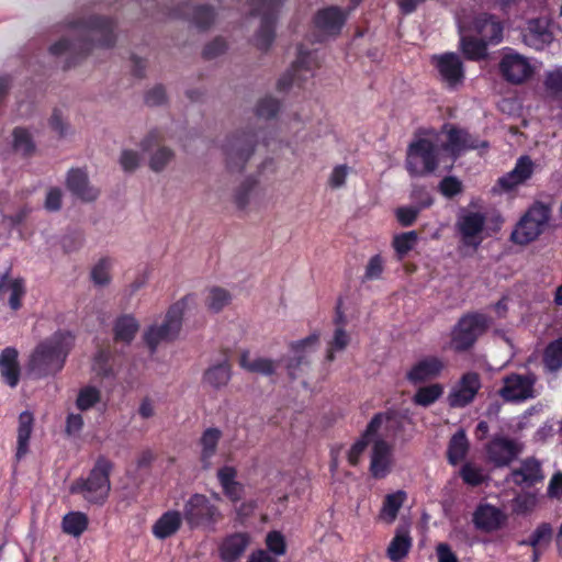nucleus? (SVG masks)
<instances>
[{
    "instance_id": "obj_63",
    "label": "nucleus",
    "mask_w": 562,
    "mask_h": 562,
    "mask_svg": "<svg viewBox=\"0 0 562 562\" xmlns=\"http://www.w3.org/2000/svg\"><path fill=\"white\" fill-rule=\"evenodd\" d=\"M63 204V192L59 188L54 187L47 191L44 207L48 212H57L61 209Z\"/></svg>"
},
{
    "instance_id": "obj_41",
    "label": "nucleus",
    "mask_w": 562,
    "mask_h": 562,
    "mask_svg": "<svg viewBox=\"0 0 562 562\" xmlns=\"http://www.w3.org/2000/svg\"><path fill=\"white\" fill-rule=\"evenodd\" d=\"M412 548V538L408 531L397 530L391 540L386 555L393 562H398L404 559Z\"/></svg>"
},
{
    "instance_id": "obj_43",
    "label": "nucleus",
    "mask_w": 562,
    "mask_h": 562,
    "mask_svg": "<svg viewBox=\"0 0 562 562\" xmlns=\"http://www.w3.org/2000/svg\"><path fill=\"white\" fill-rule=\"evenodd\" d=\"M542 362L549 372H557L562 368V337L547 345L543 350Z\"/></svg>"
},
{
    "instance_id": "obj_56",
    "label": "nucleus",
    "mask_w": 562,
    "mask_h": 562,
    "mask_svg": "<svg viewBox=\"0 0 562 562\" xmlns=\"http://www.w3.org/2000/svg\"><path fill=\"white\" fill-rule=\"evenodd\" d=\"M280 101L273 97H265L258 101L256 115L263 119H272L280 111Z\"/></svg>"
},
{
    "instance_id": "obj_35",
    "label": "nucleus",
    "mask_w": 562,
    "mask_h": 562,
    "mask_svg": "<svg viewBox=\"0 0 562 562\" xmlns=\"http://www.w3.org/2000/svg\"><path fill=\"white\" fill-rule=\"evenodd\" d=\"M221 438L222 431L216 427L206 428L202 432L199 443L201 446L200 461L204 470L210 469L211 460L216 454Z\"/></svg>"
},
{
    "instance_id": "obj_58",
    "label": "nucleus",
    "mask_w": 562,
    "mask_h": 562,
    "mask_svg": "<svg viewBox=\"0 0 562 562\" xmlns=\"http://www.w3.org/2000/svg\"><path fill=\"white\" fill-rule=\"evenodd\" d=\"M460 476L464 483L471 486H479L484 482L482 470L471 463H467L461 468Z\"/></svg>"
},
{
    "instance_id": "obj_12",
    "label": "nucleus",
    "mask_w": 562,
    "mask_h": 562,
    "mask_svg": "<svg viewBox=\"0 0 562 562\" xmlns=\"http://www.w3.org/2000/svg\"><path fill=\"white\" fill-rule=\"evenodd\" d=\"M463 24L465 30L474 33L490 46H496L503 42L505 22L496 14L480 12Z\"/></svg>"
},
{
    "instance_id": "obj_42",
    "label": "nucleus",
    "mask_w": 562,
    "mask_h": 562,
    "mask_svg": "<svg viewBox=\"0 0 562 562\" xmlns=\"http://www.w3.org/2000/svg\"><path fill=\"white\" fill-rule=\"evenodd\" d=\"M89 525L88 516L82 512H69L63 517V531L72 537H80Z\"/></svg>"
},
{
    "instance_id": "obj_8",
    "label": "nucleus",
    "mask_w": 562,
    "mask_h": 562,
    "mask_svg": "<svg viewBox=\"0 0 562 562\" xmlns=\"http://www.w3.org/2000/svg\"><path fill=\"white\" fill-rule=\"evenodd\" d=\"M189 299L190 295H187L170 305L164 322L160 325H151L144 333L143 339L151 353L156 351L157 347L161 342H171L178 337L182 327L183 313Z\"/></svg>"
},
{
    "instance_id": "obj_17",
    "label": "nucleus",
    "mask_w": 562,
    "mask_h": 562,
    "mask_svg": "<svg viewBox=\"0 0 562 562\" xmlns=\"http://www.w3.org/2000/svg\"><path fill=\"white\" fill-rule=\"evenodd\" d=\"M482 387L481 376L475 371L461 375L448 394V404L452 408H463L470 405Z\"/></svg>"
},
{
    "instance_id": "obj_7",
    "label": "nucleus",
    "mask_w": 562,
    "mask_h": 562,
    "mask_svg": "<svg viewBox=\"0 0 562 562\" xmlns=\"http://www.w3.org/2000/svg\"><path fill=\"white\" fill-rule=\"evenodd\" d=\"M182 516L191 530L215 531L216 526L223 520L218 506L200 493L192 494L184 503Z\"/></svg>"
},
{
    "instance_id": "obj_28",
    "label": "nucleus",
    "mask_w": 562,
    "mask_h": 562,
    "mask_svg": "<svg viewBox=\"0 0 562 562\" xmlns=\"http://www.w3.org/2000/svg\"><path fill=\"white\" fill-rule=\"evenodd\" d=\"M250 543V536L245 531H237L225 536L220 546V558L224 562H237L246 552Z\"/></svg>"
},
{
    "instance_id": "obj_38",
    "label": "nucleus",
    "mask_w": 562,
    "mask_h": 562,
    "mask_svg": "<svg viewBox=\"0 0 562 562\" xmlns=\"http://www.w3.org/2000/svg\"><path fill=\"white\" fill-rule=\"evenodd\" d=\"M278 363V361L268 358L250 360L249 350H243L239 356V366L251 373L272 375L276 372Z\"/></svg>"
},
{
    "instance_id": "obj_44",
    "label": "nucleus",
    "mask_w": 562,
    "mask_h": 562,
    "mask_svg": "<svg viewBox=\"0 0 562 562\" xmlns=\"http://www.w3.org/2000/svg\"><path fill=\"white\" fill-rule=\"evenodd\" d=\"M405 499L406 493L404 491L387 494L383 499L380 516L389 522L395 520Z\"/></svg>"
},
{
    "instance_id": "obj_13",
    "label": "nucleus",
    "mask_w": 562,
    "mask_h": 562,
    "mask_svg": "<svg viewBox=\"0 0 562 562\" xmlns=\"http://www.w3.org/2000/svg\"><path fill=\"white\" fill-rule=\"evenodd\" d=\"M524 450L517 439L504 435H495L485 446L486 458L495 468L510 465Z\"/></svg>"
},
{
    "instance_id": "obj_4",
    "label": "nucleus",
    "mask_w": 562,
    "mask_h": 562,
    "mask_svg": "<svg viewBox=\"0 0 562 562\" xmlns=\"http://www.w3.org/2000/svg\"><path fill=\"white\" fill-rule=\"evenodd\" d=\"M402 430L403 422L395 411L390 409L374 414L364 431L350 447L347 456L348 463L357 467L369 443L373 442L379 435H382V437H395Z\"/></svg>"
},
{
    "instance_id": "obj_59",
    "label": "nucleus",
    "mask_w": 562,
    "mask_h": 562,
    "mask_svg": "<svg viewBox=\"0 0 562 562\" xmlns=\"http://www.w3.org/2000/svg\"><path fill=\"white\" fill-rule=\"evenodd\" d=\"M266 544L269 551L276 555H282L286 551L285 539L279 531H270L266 538Z\"/></svg>"
},
{
    "instance_id": "obj_60",
    "label": "nucleus",
    "mask_w": 562,
    "mask_h": 562,
    "mask_svg": "<svg viewBox=\"0 0 562 562\" xmlns=\"http://www.w3.org/2000/svg\"><path fill=\"white\" fill-rule=\"evenodd\" d=\"M440 192L447 198H453L462 191V182L452 176L445 177L439 183Z\"/></svg>"
},
{
    "instance_id": "obj_39",
    "label": "nucleus",
    "mask_w": 562,
    "mask_h": 562,
    "mask_svg": "<svg viewBox=\"0 0 562 562\" xmlns=\"http://www.w3.org/2000/svg\"><path fill=\"white\" fill-rule=\"evenodd\" d=\"M469 451V440L464 430H458L449 440L447 448V460L451 465L463 461Z\"/></svg>"
},
{
    "instance_id": "obj_11",
    "label": "nucleus",
    "mask_w": 562,
    "mask_h": 562,
    "mask_svg": "<svg viewBox=\"0 0 562 562\" xmlns=\"http://www.w3.org/2000/svg\"><path fill=\"white\" fill-rule=\"evenodd\" d=\"M258 135L254 131L236 132L226 137L222 145L229 172H241L255 153Z\"/></svg>"
},
{
    "instance_id": "obj_9",
    "label": "nucleus",
    "mask_w": 562,
    "mask_h": 562,
    "mask_svg": "<svg viewBox=\"0 0 562 562\" xmlns=\"http://www.w3.org/2000/svg\"><path fill=\"white\" fill-rule=\"evenodd\" d=\"M251 16H261L260 27L255 35V45L268 52L276 37V24L283 0H247Z\"/></svg>"
},
{
    "instance_id": "obj_21",
    "label": "nucleus",
    "mask_w": 562,
    "mask_h": 562,
    "mask_svg": "<svg viewBox=\"0 0 562 562\" xmlns=\"http://www.w3.org/2000/svg\"><path fill=\"white\" fill-rule=\"evenodd\" d=\"M536 376L532 373L521 375L512 373L504 378L499 395L506 402H520L533 397Z\"/></svg>"
},
{
    "instance_id": "obj_2",
    "label": "nucleus",
    "mask_w": 562,
    "mask_h": 562,
    "mask_svg": "<svg viewBox=\"0 0 562 562\" xmlns=\"http://www.w3.org/2000/svg\"><path fill=\"white\" fill-rule=\"evenodd\" d=\"M74 345L75 337L68 330H57L41 341L30 356L31 374L36 379H43L61 371Z\"/></svg>"
},
{
    "instance_id": "obj_5",
    "label": "nucleus",
    "mask_w": 562,
    "mask_h": 562,
    "mask_svg": "<svg viewBox=\"0 0 562 562\" xmlns=\"http://www.w3.org/2000/svg\"><path fill=\"white\" fill-rule=\"evenodd\" d=\"M552 216V203L535 201L521 215L510 234V240L520 246L539 238L547 229Z\"/></svg>"
},
{
    "instance_id": "obj_19",
    "label": "nucleus",
    "mask_w": 562,
    "mask_h": 562,
    "mask_svg": "<svg viewBox=\"0 0 562 562\" xmlns=\"http://www.w3.org/2000/svg\"><path fill=\"white\" fill-rule=\"evenodd\" d=\"M389 437H382L379 435L373 440L371 453H370V475L375 480L385 479L393 465V446L387 442Z\"/></svg>"
},
{
    "instance_id": "obj_23",
    "label": "nucleus",
    "mask_w": 562,
    "mask_h": 562,
    "mask_svg": "<svg viewBox=\"0 0 562 562\" xmlns=\"http://www.w3.org/2000/svg\"><path fill=\"white\" fill-rule=\"evenodd\" d=\"M446 368L445 361L437 356H426L415 362L406 372V380L414 384H422L438 378Z\"/></svg>"
},
{
    "instance_id": "obj_51",
    "label": "nucleus",
    "mask_w": 562,
    "mask_h": 562,
    "mask_svg": "<svg viewBox=\"0 0 562 562\" xmlns=\"http://www.w3.org/2000/svg\"><path fill=\"white\" fill-rule=\"evenodd\" d=\"M231 300L232 296L227 290L214 286L210 289L205 304L211 312L218 313L231 303Z\"/></svg>"
},
{
    "instance_id": "obj_29",
    "label": "nucleus",
    "mask_w": 562,
    "mask_h": 562,
    "mask_svg": "<svg viewBox=\"0 0 562 562\" xmlns=\"http://www.w3.org/2000/svg\"><path fill=\"white\" fill-rule=\"evenodd\" d=\"M476 140L463 128L450 126L447 131V142L441 148L457 159L463 151L476 148Z\"/></svg>"
},
{
    "instance_id": "obj_50",
    "label": "nucleus",
    "mask_w": 562,
    "mask_h": 562,
    "mask_svg": "<svg viewBox=\"0 0 562 562\" xmlns=\"http://www.w3.org/2000/svg\"><path fill=\"white\" fill-rule=\"evenodd\" d=\"M526 40L533 41L538 44H548L552 40V34L548 30L546 23L540 19L529 21L527 27Z\"/></svg>"
},
{
    "instance_id": "obj_31",
    "label": "nucleus",
    "mask_w": 562,
    "mask_h": 562,
    "mask_svg": "<svg viewBox=\"0 0 562 562\" xmlns=\"http://www.w3.org/2000/svg\"><path fill=\"white\" fill-rule=\"evenodd\" d=\"M232 379V363L227 353L217 363L210 366L203 373L202 381L214 390L225 387Z\"/></svg>"
},
{
    "instance_id": "obj_26",
    "label": "nucleus",
    "mask_w": 562,
    "mask_h": 562,
    "mask_svg": "<svg viewBox=\"0 0 562 562\" xmlns=\"http://www.w3.org/2000/svg\"><path fill=\"white\" fill-rule=\"evenodd\" d=\"M66 187L72 195L85 202H93L100 195V190L90 186L87 172L80 168L68 171Z\"/></svg>"
},
{
    "instance_id": "obj_22",
    "label": "nucleus",
    "mask_w": 562,
    "mask_h": 562,
    "mask_svg": "<svg viewBox=\"0 0 562 562\" xmlns=\"http://www.w3.org/2000/svg\"><path fill=\"white\" fill-rule=\"evenodd\" d=\"M544 480L541 462L535 457L520 461L519 467L513 469L505 477L507 483L519 487H532Z\"/></svg>"
},
{
    "instance_id": "obj_40",
    "label": "nucleus",
    "mask_w": 562,
    "mask_h": 562,
    "mask_svg": "<svg viewBox=\"0 0 562 562\" xmlns=\"http://www.w3.org/2000/svg\"><path fill=\"white\" fill-rule=\"evenodd\" d=\"M138 328L139 324L134 316L122 315L116 318L113 326L114 340L131 344Z\"/></svg>"
},
{
    "instance_id": "obj_3",
    "label": "nucleus",
    "mask_w": 562,
    "mask_h": 562,
    "mask_svg": "<svg viewBox=\"0 0 562 562\" xmlns=\"http://www.w3.org/2000/svg\"><path fill=\"white\" fill-rule=\"evenodd\" d=\"M114 463L104 456H99L86 477H79L70 485V493L81 495L90 505L102 506L111 491V472Z\"/></svg>"
},
{
    "instance_id": "obj_61",
    "label": "nucleus",
    "mask_w": 562,
    "mask_h": 562,
    "mask_svg": "<svg viewBox=\"0 0 562 562\" xmlns=\"http://www.w3.org/2000/svg\"><path fill=\"white\" fill-rule=\"evenodd\" d=\"M384 270V261L381 255H374L370 258L364 272L366 280L379 279Z\"/></svg>"
},
{
    "instance_id": "obj_49",
    "label": "nucleus",
    "mask_w": 562,
    "mask_h": 562,
    "mask_svg": "<svg viewBox=\"0 0 562 562\" xmlns=\"http://www.w3.org/2000/svg\"><path fill=\"white\" fill-rule=\"evenodd\" d=\"M13 148L29 157L35 151V144L30 132L24 127H15L12 132Z\"/></svg>"
},
{
    "instance_id": "obj_6",
    "label": "nucleus",
    "mask_w": 562,
    "mask_h": 562,
    "mask_svg": "<svg viewBox=\"0 0 562 562\" xmlns=\"http://www.w3.org/2000/svg\"><path fill=\"white\" fill-rule=\"evenodd\" d=\"M491 324V317L484 313L469 312L463 314L451 329V348L458 353L471 350L480 337L488 330Z\"/></svg>"
},
{
    "instance_id": "obj_64",
    "label": "nucleus",
    "mask_w": 562,
    "mask_h": 562,
    "mask_svg": "<svg viewBox=\"0 0 562 562\" xmlns=\"http://www.w3.org/2000/svg\"><path fill=\"white\" fill-rule=\"evenodd\" d=\"M544 86L553 94L562 93V68L549 71L546 76Z\"/></svg>"
},
{
    "instance_id": "obj_18",
    "label": "nucleus",
    "mask_w": 562,
    "mask_h": 562,
    "mask_svg": "<svg viewBox=\"0 0 562 562\" xmlns=\"http://www.w3.org/2000/svg\"><path fill=\"white\" fill-rule=\"evenodd\" d=\"M499 72L507 82L520 85L531 77L533 69L525 56L508 49L499 61Z\"/></svg>"
},
{
    "instance_id": "obj_30",
    "label": "nucleus",
    "mask_w": 562,
    "mask_h": 562,
    "mask_svg": "<svg viewBox=\"0 0 562 562\" xmlns=\"http://www.w3.org/2000/svg\"><path fill=\"white\" fill-rule=\"evenodd\" d=\"M10 276L11 268L0 276V300L7 291H10L9 306L12 311H18L22 307V299L26 293L25 282L22 278L11 279Z\"/></svg>"
},
{
    "instance_id": "obj_36",
    "label": "nucleus",
    "mask_w": 562,
    "mask_h": 562,
    "mask_svg": "<svg viewBox=\"0 0 562 562\" xmlns=\"http://www.w3.org/2000/svg\"><path fill=\"white\" fill-rule=\"evenodd\" d=\"M182 514L178 510H168L164 513L153 526V535L160 540H165L175 535L181 527Z\"/></svg>"
},
{
    "instance_id": "obj_32",
    "label": "nucleus",
    "mask_w": 562,
    "mask_h": 562,
    "mask_svg": "<svg viewBox=\"0 0 562 562\" xmlns=\"http://www.w3.org/2000/svg\"><path fill=\"white\" fill-rule=\"evenodd\" d=\"M319 340V334L313 333L307 337L292 341L290 349L294 353L286 363V369L291 379H295V371L303 364L307 363L306 350L316 346Z\"/></svg>"
},
{
    "instance_id": "obj_16",
    "label": "nucleus",
    "mask_w": 562,
    "mask_h": 562,
    "mask_svg": "<svg viewBox=\"0 0 562 562\" xmlns=\"http://www.w3.org/2000/svg\"><path fill=\"white\" fill-rule=\"evenodd\" d=\"M535 172V162L528 155L520 156L509 172L499 177L492 188L495 194L509 193L529 180Z\"/></svg>"
},
{
    "instance_id": "obj_14",
    "label": "nucleus",
    "mask_w": 562,
    "mask_h": 562,
    "mask_svg": "<svg viewBox=\"0 0 562 562\" xmlns=\"http://www.w3.org/2000/svg\"><path fill=\"white\" fill-rule=\"evenodd\" d=\"M431 64L437 69L440 79L447 88L453 90L462 86L465 79V69L463 61L457 53H443L434 55Z\"/></svg>"
},
{
    "instance_id": "obj_53",
    "label": "nucleus",
    "mask_w": 562,
    "mask_h": 562,
    "mask_svg": "<svg viewBox=\"0 0 562 562\" xmlns=\"http://www.w3.org/2000/svg\"><path fill=\"white\" fill-rule=\"evenodd\" d=\"M101 400V392L95 386H85L80 389L76 406L79 411L85 412L92 408Z\"/></svg>"
},
{
    "instance_id": "obj_46",
    "label": "nucleus",
    "mask_w": 562,
    "mask_h": 562,
    "mask_svg": "<svg viewBox=\"0 0 562 562\" xmlns=\"http://www.w3.org/2000/svg\"><path fill=\"white\" fill-rule=\"evenodd\" d=\"M443 394V386L440 383H434L420 386L413 396L414 404L428 407L436 403Z\"/></svg>"
},
{
    "instance_id": "obj_52",
    "label": "nucleus",
    "mask_w": 562,
    "mask_h": 562,
    "mask_svg": "<svg viewBox=\"0 0 562 562\" xmlns=\"http://www.w3.org/2000/svg\"><path fill=\"white\" fill-rule=\"evenodd\" d=\"M112 260L109 257L101 258L91 269V280L95 285L104 286L111 281L110 270Z\"/></svg>"
},
{
    "instance_id": "obj_27",
    "label": "nucleus",
    "mask_w": 562,
    "mask_h": 562,
    "mask_svg": "<svg viewBox=\"0 0 562 562\" xmlns=\"http://www.w3.org/2000/svg\"><path fill=\"white\" fill-rule=\"evenodd\" d=\"M459 50L465 59L471 61L484 60L488 56V44L474 33L465 30V25H459Z\"/></svg>"
},
{
    "instance_id": "obj_47",
    "label": "nucleus",
    "mask_w": 562,
    "mask_h": 562,
    "mask_svg": "<svg viewBox=\"0 0 562 562\" xmlns=\"http://www.w3.org/2000/svg\"><path fill=\"white\" fill-rule=\"evenodd\" d=\"M432 202H434L432 198L427 195L426 199L422 201L419 206L397 207L396 212H395L397 222L403 227L412 226L416 222L420 211L423 209L429 207L432 204Z\"/></svg>"
},
{
    "instance_id": "obj_45",
    "label": "nucleus",
    "mask_w": 562,
    "mask_h": 562,
    "mask_svg": "<svg viewBox=\"0 0 562 562\" xmlns=\"http://www.w3.org/2000/svg\"><path fill=\"white\" fill-rule=\"evenodd\" d=\"M417 241L418 234L415 231L395 235L392 240V247L394 248L396 259L402 261L414 249Z\"/></svg>"
},
{
    "instance_id": "obj_33",
    "label": "nucleus",
    "mask_w": 562,
    "mask_h": 562,
    "mask_svg": "<svg viewBox=\"0 0 562 562\" xmlns=\"http://www.w3.org/2000/svg\"><path fill=\"white\" fill-rule=\"evenodd\" d=\"M19 352L14 347H5L0 352V373L5 384L15 387L20 382L21 369Z\"/></svg>"
},
{
    "instance_id": "obj_1",
    "label": "nucleus",
    "mask_w": 562,
    "mask_h": 562,
    "mask_svg": "<svg viewBox=\"0 0 562 562\" xmlns=\"http://www.w3.org/2000/svg\"><path fill=\"white\" fill-rule=\"evenodd\" d=\"M69 26L75 37H63L49 46L52 55L67 56L64 69L78 65L94 47L110 48L116 42V24L111 18L90 15L70 22Z\"/></svg>"
},
{
    "instance_id": "obj_55",
    "label": "nucleus",
    "mask_w": 562,
    "mask_h": 562,
    "mask_svg": "<svg viewBox=\"0 0 562 562\" xmlns=\"http://www.w3.org/2000/svg\"><path fill=\"white\" fill-rule=\"evenodd\" d=\"M552 537V528L550 524L542 522L531 533L528 540L522 541L521 544H527L532 548H538L542 544H548Z\"/></svg>"
},
{
    "instance_id": "obj_24",
    "label": "nucleus",
    "mask_w": 562,
    "mask_h": 562,
    "mask_svg": "<svg viewBox=\"0 0 562 562\" xmlns=\"http://www.w3.org/2000/svg\"><path fill=\"white\" fill-rule=\"evenodd\" d=\"M173 16L189 20L201 31L209 30L215 21L216 12L209 4L191 5L189 2L178 5Z\"/></svg>"
},
{
    "instance_id": "obj_48",
    "label": "nucleus",
    "mask_w": 562,
    "mask_h": 562,
    "mask_svg": "<svg viewBox=\"0 0 562 562\" xmlns=\"http://www.w3.org/2000/svg\"><path fill=\"white\" fill-rule=\"evenodd\" d=\"M258 180L256 177H247L235 190L234 192V203L236 207L240 211L246 210L249 204L250 194L254 189L257 187Z\"/></svg>"
},
{
    "instance_id": "obj_10",
    "label": "nucleus",
    "mask_w": 562,
    "mask_h": 562,
    "mask_svg": "<svg viewBox=\"0 0 562 562\" xmlns=\"http://www.w3.org/2000/svg\"><path fill=\"white\" fill-rule=\"evenodd\" d=\"M439 165V147L428 138L414 139L407 147L405 167L412 177H424L436 171Z\"/></svg>"
},
{
    "instance_id": "obj_57",
    "label": "nucleus",
    "mask_w": 562,
    "mask_h": 562,
    "mask_svg": "<svg viewBox=\"0 0 562 562\" xmlns=\"http://www.w3.org/2000/svg\"><path fill=\"white\" fill-rule=\"evenodd\" d=\"M172 158L173 151L170 148L160 147L150 157L149 167L153 171L159 172L165 169Z\"/></svg>"
},
{
    "instance_id": "obj_37",
    "label": "nucleus",
    "mask_w": 562,
    "mask_h": 562,
    "mask_svg": "<svg viewBox=\"0 0 562 562\" xmlns=\"http://www.w3.org/2000/svg\"><path fill=\"white\" fill-rule=\"evenodd\" d=\"M34 416L31 412L24 411L19 415L16 453L18 460L22 459L29 451V442L33 431Z\"/></svg>"
},
{
    "instance_id": "obj_62",
    "label": "nucleus",
    "mask_w": 562,
    "mask_h": 562,
    "mask_svg": "<svg viewBox=\"0 0 562 562\" xmlns=\"http://www.w3.org/2000/svg\"><path fill=\"white\" fill-rule=\"evenodd\" d=\"M226 49V42L222 37H216L204 46L202 55L205 59H213L224 54Z\"/></svg>"
},
{
    "instance_id": "obj_15",
    "label": "nucleus",
    "mask_w": 562,
    "mask_h": 562,
    "mask_svg": "<svg viewBox=\"0 0 562 562\" xmlns=\"http://www.w3.org/2000/svg\"><path fill=\"white\" fill-rule=\"evenodd\" d=\"M486 216L481 212L462 210L456 222V229L464 246L477 248L482 241L481 234L485 228Z\"/></svg>"
},
{
    "instance_id": "obj_20",
    "label": "nucleus",
    "mask_w": 562,
    "mask_h": 562,
    "mask_svg": "<svg viewBox=\"0 0 562 562\" xmlns=\"http://www.w3.org/2000/svg\"><path fill=\"white\" fill-rule=\"evenodd\" d=\"M350 10L337 5L319 9L313 18L314 26L324 35L337 36L347 22Z\"/></svg>"
},
{
    "instance_id": "obj_54",
    "label": "nucleus",
    "mask_w": 562,
    "mask_h": 562,
    "mask_svg": "<svg viewBox=\"0 0 562 562\" xmlns=\"http://www.w3.org/2000/svg\"><path fill=\"white\" fill-rule=\"evenodd\" d=\"M350 338L342 327H336L333 339L328 342L326 351V361L333 362L335 360V352L346 349L349 345Z\"/></svg>"
},
{
    "instance_id": "obj_34",
    "label": "nucleus",
    "mask_w": 562,
    "mask_h": 562,
    "mask_svg": "<svg viewBox=\"0 0 562 562\" xmlns=\"http://www.w3.org/2000/svg\"><path fill=\"white\" fill-rule=\"evenodd\" d=\"M301 70H311V53L305 50L304 45L297 47V57L293 61L291 69L281 76L277 82L279 91L288 90L296 80H300L297 72Z\"/></svg>"
},
{
    "instance_id": "obj_25",
    "label": "nucleus",
    "mask_w": 562,
    "mask_h": 562,
    "mask_svg": "<svg viewBox=\"0 0 562 562\" xmlns=\"http://www.w3.org/2000/svg\"><path fill=\"white\" fill-rule=\"evenodd\" d=\"M507 516L499 508L491 504H480L473 513L472 521L475 528L483 532H493L501 529Z\"/></svg>"
}]
</instances>
